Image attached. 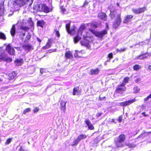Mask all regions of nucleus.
Here are the masks:
<instances>
[{"instance_id":"obj_30","label":"nucleus","mask_w":151,"mask_h":151,"mask_svg":"<svg viewBox=\"0 0 151 151\" xmlns=\"http://www.w3.org/2000/svg\"><path fill=\"white\" fill-rule=\"evenodd\" d=\"M0 39L4 40H5L6 39L5 34L1 32H0Z\"/></svg>"},{"instance_id":"obj_27","label":"nucleus","mask_w":151,"mask_h":151,"mask_svg":"<svg viewBox=\"0 0 151 151\" xmlns=\"http://www.w3.org/2000/svg\"><path fill=\"white\" fill-rule=\"evenodd\" d=\"M87 137V136L85 134H81L79 135L77 137V138L80 141L81 140L85 139Z\"/></svg>"},{"instance_id":"obj_2","label":"nucleus","mask_w":151,"mask_h":151,"mask_svg":"<svg viewBox=\"0 0 151 151\" xmlns=\"http://www.w3.org/2000/svg\"><path fill=\"white\" fill-rule=\"evenodd\" d=\"M110 15L112 19L115 18L113 24V27L115 28H117L120 25L122 21L120 14H118L116 11L111 9Z\"/></svg>"},{"instance_id":"obj_58","label":"nucleus","mask_w":151,"mask_h":151,"mask_svg":"<svg viewBox=\"0 0 151 151\" xmlns=\"http://www.w3.org/2000/svg\"><path fill=\"white\" fill-rule=\"evenodd\" d=\"M8 60L10 62H11L12 60V59L11 58H9L8 59Z\"/></svg>"},{"instance_id":"obj_31","label":"nucleus","mask_w":151,"mask_h":151,"mask_svg":"<svg viewBox=\"0 0 151 151\" xmlns=\"http://www.w3.org/2000/svg\"><path fill=\"white\" fill-rule=\"evenodd\" d=\"M80 141L77 138V139L73 141V143L72 144V145L73 146L76 145Z\"/></svg>"},{"instance_id":"obj_29","label":"nucleus","mask_w":151,"mask_h":151,"mask_svg":"<svg viewBox=\"0 0 151 151\" xmlns=\"http://www.w3.org/2000/svg\"><path fill=\"white\" fill-rule=\"evenodd\" d=\"M141 68V66L138 65H135L133 67V70H137Z\"/></svg>"},{"instance_id":"obj_17","label":"nucleus","mask_w":151,"mask_h":151,"mask_svg":"<svg viewBox=\"0 0 151 151\" xmlns=\"http://www.w3.org/2000/svg\"><path fill=\"white\" fill-rule=\"evenodd\" d=\"M45 23L43 20H37V26L43 28V26L45 24Z\"/></svg>"},{"instance_id":"obj_53","label":"nucleus","mask_w":151,"mask_h":151,"mask_svg":"<svg viewBox=\"0 0 151 151\" xmlns=\"http://www.w3.org/2000/svg\"><path fill=\"white\" fill-rule=\"evenodd\" d=\"M93 1L94 2H95L96 3H99V0H93Z\"/></svg>"},{"instance_id":"obj_18","label":"nucleus","mask_w":151,"mask_h":151,"mask_svg":"<svg viewBox=\"0 0 151 151\" xmlns=\"http://www.w3.org/2000/svg\"><path fill=\"white\" fill-rule=\"evenodd\" d=\"M10 33L11 35L14 36L16 32L15 25L13 24L12 25V28L10 30Z\"/></svg>"},{"instance_id":"obj_14","label":"nucleus","mask_w":151,"mask_h":151,"mask_svg":"<svg viewBox=\"0 0 151 151\" xmlns=\"http://www.w3.org/2000/svg\"><path fill=\"white\" fill-rule=\"evenodd\" d=\"M52 42V39H49L48 40L46 45L43 47H42V48L44 49H45L50 48L51 46Z\"/></svg>"},{"instance_id":"obj_63","label":"nucleus","mask_w":151,"mask_h":151,"mask_svg":"<svg viewBox=\"0 0 151 151\" xmlns=\"http://www.w3.org/2000/svg\"><path fill=\"white\" fill-rule=\"evenodd\" d=\"M133 47V45L131 46H130V48H131L132 47Z\"/></svg>"},{"instance_id":"obj_4","label":"nucleus","mask_w":151,"mask_h":151,"mask_svg":"<svg viewBox=\"0 0 151 151\" xmlns=\"http://www.w3.org/2000/svg\"><path fill=\"white\" fill-rule=\"evenodd\" d=\"M90 31L93 34H94L96 36L100 38L102 37L104 35L106 34L107 33V31L106 30L100 32H96L92 30H90Z\"/></svg>"},{"instance_id":"obj_46","label":"nucleus","mask_w":151,"mask_h":151,"mask_svg":"<svg viewBox=\"0 0 151 151\" xmlns=\"http://www.w3.org/2000/svg\"><path fill=\"white\" fill-rule=\"evenodd\" d=\"M102 113H98L97 114L96 116L97 117H99V116H101V115L102 114Z\"/></svg>"},{"instance_id":"obj_10","label":"nucleus","mask_w":151,"mask_h":151,"mask_svg":"<svg viewBox=\"0 0 151 151\" xmlns=\"http://www.w3.org/2000/svg\"><path fill=\"white\" fill-rule=\"evenodd\" d=\"M29 0H15L14 3H16L19 6H22L24 5Z\"/></svg>"},{"instance_id":"obj_55","label":"nucleus","mask_w":151,"mask_h":151,"mask_svg":"<svg viewBox=\"0 0 151 151\" xmlns=\"http://www.w3.org/2000/svg\"><path fill=\"white\" fill-rule=\"evenodd\" d=\"M140 43H141L140 42H139V43H137V44H135V45H134V46H136L137 45H139V46H138V47H139V45H140Z\"/></svg>"},{"instance_id":"obj_34","label":"nucleus","mask_w":151,"mask_h":151,"mask_svg":"<svg viewBox=\"0 0 151 151\" xmlns=\"http://www.w3.org/2000/svg\"><path fill=\"white\" fill-rule=\"evenodd\" d=\"M146 54V53L145 54H141L140 55L138 56L136 58V59H142L144 58V57L143 56L144 55Z\"/></svg>"},{"instance_id":"obj_52","label":"nucleus","mask_w":151,"mask_h":151,"mask_svg":"<svg viewBox=\"0 0 151 151\" xmlns=\"http://www.w3.org/2000/svg\"><path fill=\"white\" fill-rule=\"evenodd\" d=\"M14 48L18 50H20V48L19 47H14Z\"/></svg>"},{"instance_id":"obj_37","label":"nucleus","mask_w":151,"mask_h":151,"mask_svg":"<svg viewBox=\"0 0 151 151\" xmlns=\"http://www.w3.org/2000/svg\"><path fill=\"white\" fill-rule=\"evenodd\" d=\"M12 139L9 138L6 141L5 144L6 145L9 144L11 142Z\"/></svg>"},{"instance_id":"obj_45","label":"nucleus","mask_w":151,"mask_h":151,"mask_svg":"<svg viewBox=\"0 0 151 151\" xmlns=\"http://www.w3.org/2000/svg\"><path fill=\"white\" fill-rule=\"evenodd\" d=\"M108 57L110 58H111L113 57V54L112 53H109L108 55Z\"/></svg>"},{"instance_id":"obj_3","label":"nucleus","mask_w":151,"mask_h":151,"mask_svg":"<svg viewBox=\"0 0 151 151\" xmlns=\"http://www.w3.org/2000/svg\"><path fill=\"white\" fill-rule=\"evenodd\" d=\"M126 138V136L123 134L120 135L117 138L115 142L116 146L118 147H121L122 146V143L123 142Z\"/></svg>"},{"instance_id":"obj_48","label":"nucleus","mask_w":151,"mask_h":151,"mask_svg":"<svg viewBox=\"0 0 151 151\" xmlns=\"http://www.w3.org/2000/svg\"><path fill=\"white\" fill-rule=\"evenodd\" d=\"M122 117L121 116H119L118 118V121L119 122H122Z\"/></svg>"},{"instance_id":"obj_36","label":"nucleus","mask_w":151,"mask_h":151,"mask_svg":"<svg viewBox=\"0 0 151 151\" xmlns=\"http://www.w3.org/2000/svg\"><path fill=\"white\" fill-rule=\"evenodd\" d=\"M126 48H121L120 49H117L116 50L117 52H121L124 51H125L126 50Z\"/></svg>"},{"instance_id":"obj_13","label":"nucleus","mask_w":151,"mask_h":151,"mask_svg":"<svg viewBox=\"0 0 151 151\" xmlns=\"http://www.w3.org/2000/svg\"><path fill=\"white\" fill-rule=\"evenodd\" d=\"M66 29L68 32L69 33H74L75 32V27L74 28L72 29L71 30L70 29V24H66L65 26Z\"/></svg>"},{"instance_id":"obj_28","label":"nucleus","mask_w":151,"mask_h":151,"mask_svg":"<svg viewBox=\"0 0 151 151\" xmlns=\"http://www.w3.org/2000/svg\"><path fill=\"white\" fill-rule=\"evenodd\" d=\"M129 77H125L124 79L123 82L122 83V85L125 86L126 84V83L128 82V81H129Z\"/></svg>"},{"instance_id":"obj_35","label":"nucleus","mask_w":151,"mask_h":151,"mask_svg":"<svg viewBox=\"0 0 151 151\" xmlns=\"http://www.w3.org/2000/svg\"><path fill=\"white\" fill-rule=\"evenodd\" d=\"M29 24L30 26L32 27L34 26V23L31 19L29 20Z\"/></svg>"},{"instance_id":"obj_47","label":"nucleus","mask_w":151,"mask_h":151,"mask_svg":"<svg viewBox=\"0 0 151 151\" xmlns=\"http://www.w3.org/2000/svg\"><path fill=\"white\" fill-rule=\"evenodd\" d=\"M31 38V35L29 34L27 36L26 38L28 40H29Z\"/></svg>"},{"instance_id":"obj_20","label":"nucleus","mask_w":151,"mask_h":151,"mask_svg":"<svg viewBox=\"0 0 151 151\" xmlns=\"http://www.w3.org/2000/svg\"><path fill=\"white\" fill-rule=\"evenodd\" d=\"M80 93L79 91V87H77L74 88L73 89V95H78Z\"/></svg>"},{"instance_id":"obj_42","label":"nucleus","mask_w":151,"mask_h":151,"mask_svg":"<svg viewBox=\"0 0 151 151\" xmlns=\"http://www.w3.org/2000/svg\"><path fill=\"white\" fill-rule=\"evenodd\" d=\"M30 111V109L29 108H28L25 109L23 111V114H25L27 112H29Z\"/></svg>"},{"instance_id":"obj_6","label":"nucleus","mask_w":151,"mask_h":151,"mask_svg":"<svg viewBox=\"0 0 151 151\" xmlns=\"http://www.w3.org/2000/svg\"><path fill=\"white\" fill-rule=\"evenodd\" d=\"M147 8L145 7L142 8H139L137 9H132V11L134 14H139L144 12L146 10Z\"/></svg>"},{"instance_id":"obj_33","label":"nucleus","mask_w":151,"mask_h":151,"mask_svg":"<svg viewBox=\"0 0 151 151\" xmlns=\"http://www.w3.org/2000/svg\"><path fill=\"white\" fill-rule=\"evenodd\" d=\"M54 31L55 35L57 37L59 38L60 37V34L59 31L58 30H57L56 29H55L54 30Z\"/></svg>"},{"instance_id":"obj_1","label":"nucleus","mask_w":151,"mask_h":151,"mask_svg":"<svg viewBox=\"0 0 151 151\" xmlns=\"http://www.w3.org/2000/svg\"><path fill=\"white\" fill-rule=\"evenodd\" d=\"M85 27L84 25H81L78 32L77 35L74 38V42L75 43L78 41L81 38L80 36H83V40L81 41V43L82 45H86L89 42V36L88 35V33L84 31Z\"/></svg>"},{"instance_id":"obj_19","label":"nucleus","mask_w":151,"mask_h":151,"mask_svg":"<svg viewBox=\"0 0 151 151\" xmlns=\"http://www.w3.org/2000/svg\"><path fill=\"white\" fill-rule=\"evenodd\" d=\"M16 76V74L14 72H12L9 74L8 76L9 79V80H12L14 79Z\"/></svg>"},{"instance_id":"obj_64","label":"nucleus","mask_w":151,"mask_h":151,"mask_svg":"<svg viewBox=\"0 0 151 151\" xmlns=\"http://www.w3.org/2000/svg\"><path fill=\"white\" fill-rule=\"evenodd\" d=\"M55 50H55V49H54L52 50H53V51H55Z\"/></svg>"},{"instance_id":"obj_12","label":"nucleus","mask_w":151,"mask_h":151,"mask_svg":"<svg viewBox=\"0 0 151 151\" xmlns=\"http://www.w3.org/2000/svg\"><path fill=\"white\" fill-rule=\"evenodd\" d=\"M133 17V16L132 15H127L124 17L125 19L123 21V22L126 23L131 21Z\"/></svg>"},{"instance_id":"obj_8","label":"nucleus","mask_w":151,"mask_h":151,"mask_svg":"<svg viewBox=\"0 0 151 151\" xmlns=\"http://www.w3.org/2000/svg\"><path fill=\"white\" fill-rule=\"evenodd\" d=\"M22 47L27 52H29L33 49V46L30 44L22 45Z\"/></svg>"},{"instance_id":"obj_40","label":"nucleus","mask_w":151,"mask_h":151,"mask_svg":"<svg viewBox=\"0 0 151 151\" xmlns=\"http://www.w3.org/2000/svg\"><path fill=\"white\" fill-rule=\"evenodd\" d=\"M80 52L78 50H76L75 53L74 54V55L75 57H77L78 56V53H80Z\"/></svg>"},{"instance_id":"obj_39","label":"nucleus","mask_w":151,"mask_h":151,"mask_svg":"<svg viewBox=\"0 0 151 151\" xmlns=\"http://www.w3.org/2000/svg\"><path fill=\"white\" fill-rule=\"evenodd\" d=\"M134 90L135 91V93H137L139 91V89L137 87H135L134 88Z\"/></svg>"},{"instance_id":"obj_43","label":"nucleus","mask_w":151,"mask_h":151,"mask_svg":"<svg viewBox=\"0 0 151 151\" xmlns=\"http://www.w3.org/2000/svg\"><path fill=\"white\" fill-rule=\"evenodd\" d=\"M39 110V109L37 107H35L33 110V111L34 113H36Z\"/></svg>"},{"instance_id":"obj_9","label":"nucleus","mask_w":151,"mask_h":151,"mask_svg":"<svg viewBox=\"0 0 151 151\" xmlns=\"http://www.w3.org/2000/svg\"><path fill=\"white\" fill-rule=\"evenodd\" d=\"M6 50L9 54L11 55H14L15 51L14 48L12 47L10 44L7 45L6 47Z\"/></svg>"},{"instance_id":"obj_60","label":"nucleus","mask_w":151,"mask_h":151,"mask_svg":"<svg viewBox=\"0 0 151 151\" xmlns=\"http://www.w3.org/2000/svg\"><path fill=\"white\" fill-rule=\"evenodd\" d=\"M110 59H109V60H107V61H106V62H109V61H110Z\"/></svg>"},{"instance_id":"obj_7","label":"nucleus","mask_w":151,"mask_h":151,"mask_svg":"<svg viewBox=\"0 0 151 151\" xmlns=\"http://www.w3.org/2000/svg\"><path fill=\"white\" fill-rule=\"evenodd\" d=\"M136 101V99L134 98L127 101L120 102L119 103V105L122 106H127L131 104Z\"/></svg>"},{"instance_id":"obj_32","label":"nucleus","mask_w":151,"mask_h":151,"mask_svg":"<svg viewBox=\"0 0 151 151\" xmlns=\"http://www.w3.org/2000/svg\"><path fill=\"white\" fill-rule=\"evenodd\" d=\"M20 29L23 30L27 31L29 30V27H27L21 26L20 27Z\"/></svg>"},{"instance_id":"obj_44","label":"nucleus","mask_w":151,"mask_h":151,"mask_svg":"<svg viewBox=\"0 0 151 151\" xmlns=\"http://www.w3.org/2000/svg\"><path fill=\"white\" fill-rule=\"evenodd\" d=\"M20 33V36H22V35L23 36H24L25 35V32H23L22 31H21V32H19Z\"/></svg>"},{"instance_id":"obj_54","label":"nucleus","mask_w":151,"mask_h":151,"mask_svg":"<svg viewBox=\"0 0 151 151\" xmlns=\"http://www.w3.org/2000/svg\"><path fill=\"white\" fill-rule=\"evenodd\" d=\"M37 40L40 42H41V40L39 38H37Z\"/></svg>"},{"instance_id":"obj_59","label":"nucleus","mask_w":151,"mask_h":151,"mask_svg":"<svg viewBox=\"0 0 151 151\" xmlns=\"http://www.w3.org/2000/svg\"><path fill=\"white\" fill-rule=\"evenodd\" d=\"M106 28H108V27H109V26H108V25L106 23Z\"/></svg>"},{"instance_id":"obj_24","label":"nucleus","mask_w":151,"mask_h":151,"mask_svg":"<svg viewBox=\"0 0 151 151\" xmlns=\"http://www.w3.org/2000/svg\"><path fill=\"white\" fill-rule=\"evenodd\" d=\"M3 56V58L1 59V61L4 60L5 58L6 55L4 52L2 51V50L1 47H0V56Z\"/></svg>"},{"instance_id":"obj_16","label":"nucleus","mask_w":151,"mask_h":151,"mask_svg":"<svg viewBox=\"0 0 151 151\" xmlns=\"http://www.w3.org/2000/svg\"><path fill=\"white\" fill-rule=\"evenodd\" d=\"M85 122L86 124L89 129L93 130L94 129V127L89 120H86Z\"/></svg>"},{"instance_id":"obj_51","label":"nucleus","mask_w":151,"mask_h":151,"mask_svg":"<svg viewBox=\"0 0 151 151\" xmlns=\"http://www.w3.org/2000/svg\"><path fill=\"white\" fill-rule=\"evenodd\" d=\"M105 98V97H99V99L101 100V101H102Z\"/></svg>"},{"instance_id":"obj_26","label":"nucleus","mask_w":151,"mask_h":151,"mask_svg":"<svg viewBox=\"0 0 151 151\" xmlns=\"http://www.w3.org/2000/svg\"><path fill=\"white\" fill-rule=\"evenodd\" d=\"M23 60L22 59H17L15 61V63L17 65H19L22 63Z\"/></svg>"},{"instance_id":"obj_22","label":"nucleus","mask_w":151,"mask_h":151,"mask_svg":"<svg viewBox=\"0 0 151 151\" xmlns=\"http://www.w3.org/2000/svg\"><path fill=\"white\" fill-rule=\"evenodd\" d=\"M4 13V5L0 3V16H2Z\"/></svg>"},{"instance_id":"obj_38","label":"nucleus","mask_w":151,"mask_h":151,"mask_svg":"<svg viewBox=\"0 0 151 151\" xmlns=\"http://www.w3.org/2000/svg\"><path fill=\"white\" fill-rule=\"evenodd\" d=\"M134 78L135 79V81L136 83H138L140 82L141 79L140 78H137L136 76H135Z\"/></svg>"},{"instance_id":"obj_25","label":"nucleus","mask_w":151,"mask_h":151,"mask_svg":"<svg viewBox=\"0 0 151 151\" xmlns=\"http://www.w3.org/2000/svg\"><path fill=\"white\" fill-rule=\"evenodd\" d=\"M99 70L98 68L95 69H92L91 71V74H97L99 73Z\"/></svg>"},{"instance_id":"obj_15","label":"nucleus","mask_w":151,"mask_h":151,"mask_svg":"<svg viewBox=\"0 0 151 151\" xmlns=\"http://www.w3.org/2000/svg\"><path fill=\"white\" fill-rule=\"evenodd\" d=\"M98 17L99 19L105 21L106 19V16L105 13L103 12L100 13L98 14Z\"/></svg>"},{"instance_id":"obj_49","label":"nucleus","mask_w":151,"mask_h":151,"mask_svg":"<svg viewBox=\"0 0 151 151\" xmlns=\"http://www.w3.org/2000/svg\"><path fill=\"white\" fill-rule=\"evenodd\" d=\"M147 70L151 72V65L148 66L147 68Z\"/></svg>"},{"instance_id":"obj_57","label":"nucleus","mask_w":151,"mask_h":151,"mask_svg":"<svg viewBox=\"0 0 151 151\" xmlns=\"http://www.w3.org/2000/svg\"><path fill=\"white\" fill-rule=\"evenodd\" d=\"M3 58V56H0V62L1 61V59Z\"/></svg>"},{"instance_id":"obj_62","label":"nucleus","mask_w":151,"mask_h":151,"mask_svg":"<svg viewBox=\"0 0 151 151\" xmlns=\"http://www.w3.org/2000/svg\"><path fill=\"white\" fill-rule=\"evenodd\" d=\"M106 64H107V63H106V62H105L104 63V65H106Z\"/></svg>"},{"instance_id":"obj_5","label":"nucleus","mask_w":151,"mask_h":151,"mask_svg":"<svg viewBox=\"0 0 151 151\" xmlns=\"http://www.w3.org/2000/svg\"><path fill=\"white\" fill-rule=\"evenodd\" d=\"M126 90V87L124 85L121 84L118 86L116 89V92L117 93L122 94Z\"/></svg>"},{"instance_id":"obj_50","label":"nucleus","mask_w":151,"mask_h":151,"mask_svg":"<svg viewBox=\"0 0 151 151\" xmlns=\"http://www.w3.org/2000/svg\"><path fill=\"white\" fill-rule=\"evenodd\" d=\"M142 115H143L144 116H148V115L146 114L145 113V112H143L142 113Z\"/></svg>"},{"instance_id":"obj_61","label":"nucleus","mask_w":151,"mask_h":151,"mask_svg":"<svg viewBox=\"0 0 151 151\" xmlns=\"http://www.w3.org/2000/svg\"><path fill=\"white\" fill-rule=\"evenodd\" d=\"M117 5L118 6H119V3H117Z\"/></svg>"},{"instance_id":"obj_23","label":"nucleus","mask_w":151,"mask_h":151,"mask_svg":"<svg viewBox=\"0 0 151 151\" xmlns=\"http://www.w3.org/2000/svg\"><path fill=\"white\" fill-rule=\"evenodd\" d=\"M42 9L44 12L47 13L50 12L49 7L45 4H43L42 7Z\"/></svg>"},{"instance_id":"obj_21","label":"nucleus","mask_w":151,"mask_h":151,"mask_svg":"<svg viewBox=\"0 0 151 151\" xmlns=\"http://www.w3.org/2000/svg\"><path fill=\"white\" fill-rule=\"evenodd\" d=\"M66 57L68 59L71 58H73V55L70 51H66L65 53Z\"/></svg>"},{"instance_id":"obj_41","label":"nucleus","mask_w":151,"mask_h":151,"mask_svg":"<svg viewBox=\"0 0 151 151\" xmlns=\"http://www.w3.org/2000/svg\"><path fill=\"white\" fill-rule=\"evenodd\" d=\"M151 98V93L147 97L144 99V101H147L150 98Z\"/></svg>"},{"instance_id":"obj_11","label":"nucleus","mask_w":151,"mask_h":151,"mask_svg":"<svg viewBox=\"0 0 151 151\" xmlns=\"http://www.w3.org/2000/svg\"><path fill=\"white\" fill-rule=\"evenodd\" d=\"M66 101L62 100L60 104V109L63 112H65L66 110Z\"/></svg>"},{"instance_id":"obj_56","label":"nucleus","mask_w":151,"mask_h":151,"mask_svg":"<svg viewBox=\"0 0 151 151\" xmlns=\"http://www.w3.org/2000/svg\"><path fill=\"white\" fill-rule=\"evenodd\" d=\"M88 2L87 1H85L84 3V5H87L88 4Z\"/></svg>"}]
</instances>
